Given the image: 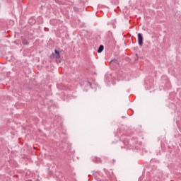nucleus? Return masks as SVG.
Segmentation results:
<instances>
[{
    "label": "nucleus",
    "instance_id": "obj_1",
    "mask_svg": "<svg viewBox=\"0 0 181 181\" xmlns=\"http://www.w3.org/2000/svg\"><path fill=\"white\" fill-rule=\"evenodd\" d=\"M138 42L140 46H142V45H144V37H142L141 33L138 34Z\"/></svg>",
    "mask_w": 181,
    "mask_h": 181
},
{
    "label": "nucleus",
    "instance_id": "obj_2",
    "mask_svg": "<svg viewBox=\"0 0 181 181\" xmlns=\"http://www.w3.org/2000/svg\"><path fill=\"white\" fill-rule=\"evenodd\" d=\"M103 50H104V45H100L98 50V53H101V52H103Z\"/></svg>",
    "mask_w": 181,
    "mask_h": 181
},
{
    "label": "nucleus",
    "instance_id": "obj_3",
    "mask_svg": "<svg viewBox=\"0 0 181 181\" xmlns=\"http://www.w3.org/2000/svg\"><path fill=\"white\" fill-rule=\"evenodd\" d=\"M55 53L57 55V59H59V57H60V52H59V51H57V49H55Z\"/></svg>",
    "mask_w": 181,
    "mask_h": 181
},
{
    "label": "nucleus",
    "instance_id": "obj_4",
    "mask_svg": "<svg viewBox=\"0 0 181 181\" xmlns=\"http://www.w3.org/2000/svg\"><path fill=\"white\" fill-rule=\"evenodd\" d=\"M118 63V61L117 59H114L112 61H111V63Z\"/></svg>",
    "mask_w": 181,
    "mask_h": 181
},
{
    "label": "nucleus",
    "instance_id": "obj_5",
    "mask_svg": "<svg viewBox=\"0 0 181 181\" xmlns=\"http://www.w3.org/2000/svg\"><path fill=\"white\" fill-rule=\"evenodd\" d=\"M30 21H33V19H30Z\"/></svg>",
    "mask_w": 181,
    "mask_h": 181
}]
</instances>
